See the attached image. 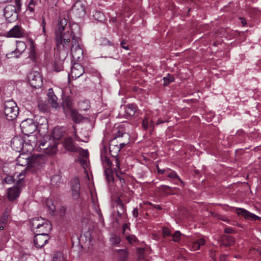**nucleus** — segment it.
<instances>
[{"label":"nucleus","instance_id":"nucleus-37","mask_svg":"<svg viewBox=\"0 0 261 261\" xmlns=\"http://www.w3.org/2000/svg\"><path fill=\"white\" fill-rule=\"evenodd\" d=\"M167 176L171 178L178 179L182 184L184 185V182L177 175V173L174 171H170L169 173H167Z\"/></svg>","mask_w":261,"mask_h":261},{"label":"nucleus","instance_id":"nucleus-57","mask_svg":"<svg viewBox=\"0 0 261 261\" xmlns=\"http://www.w3.org/2000/svg\"><path fill=\"white\" fill-rule=\"evenodd\" d=\"M133 215L134 217H137L138 216V209L135 208L133 211Z\"/></svg>","mask_w":261,"mask_h":261},{"label":"nucleus","instance_id":"nucleus-40","mask_svg":"<svg viewBox=\"0 0 261 261\" xmlns=\"http://www.w3.org/2000/svg\"><path fill=\"white\" fill-rule=\"evenodd\" d=\"M174 80V78L172 75L168 74L167 76L163 78L164 85L167 86L169 83L173 82Z\"/></svg>","mask_w":261,"mask_h":261},{"label":"nucleus","instance_id":"nucleus-60","mask_svg":"<svg viewBox=\"0 0 261 261\" xmlns=\"http://www.w3.org/2000/svg\"><path fill=\"white\" fill-rule=\"evenodd\" d=\"M54 69L56 71L59 72L62 70V66L58 67L57 65L55 64Z\"/></svg>","mask_w":261,"mask_h":261},{"label":"nucleus","instance_id":"nucleus-7","mask_svg":"<svg viewBox=\"0 0 261 261\" xmlns=\"http://www.w3.org/2000/svg\"><path fill=\"white\" fill-rule=\"evenodd\" d=\"M20 127L22 133L28 136L33 133L37 129L34 120L31 119H27L22 121L20 124Z\"/></svg>","mask_w":261,"mask_h":261},{"label":"nucleus","instance_id":"nucleus-33","mask_svg":"<svg viewBox=\"0 0 261 261\" xmlns=\"http://www.w3.org/2000/svg\"><path fill=\"white\" fill-rule=\"evenodd\" d=\"M50 183L53 186H59L61 183V177L60 175H56L51 177L50 179Z\"/></svg>","mask_w":261,"mask_h":261},{"label":"nucleus","instance_id":"nucleus-10","mask_svg":"<svg viewBox=\"0 0 261 261\" xmlns=\"http://www.w3.org/2000/svg\"><path fill=\"white\" fill-rule=\"evenodd\" d=\"M49 239V237L47 233H39L35 236L34 243L36 248H41L48 243Z\"/></svg>","mask_w":261,"mask_h":261},{"label":"nucleus","instance_id":"nucleus-61","mask_svg":"<svg viewBox=\"0 0 261 261\" xmlns=\"http://www.w3.org/2000/svg\"><path fill=\"white\" fill-rule=\"evenodd\" d=\"M27 10L29 11L30 12H33L34 11V8L33 6H31L29 4L28 5V7Z\"/></svg>","mask_w":261,"mask_h":261},{"label":"nucleus","instance_id":"nucleus-13","mask_svg":"<svg viewBox=\"0 0 261 261\" xmlns=\"http://www.w3.org/2000/svg\"><path fill=\"white\" fill-rule=\"evenodd\" d=\"M236 212L238 215H241L244 217L246 219L257 220H261V218L255 215V214L250 213L246 210L243 208L236 207L235 208Z\"/></svg>","mask_w":261,"mask_h":261},{"label":"nucleus","instance_id":"nucleus-42","mask_svg":"<svg viewBox=\"0 0 261 261\" xmlns=\"http://www.w3.org/2000/svg\"><path fill=\"white\" fill-rule=\"evenodd\" d=\"M128 143V141L126 140L125 142H121V141H119V144L118 146H116V150L115 151V154H118V153L120 151L121 149H122L125 145Z\"/></svg>","mask_w":261,"mask_h":261},{"label":"nucleus","instance_id":"nucleus-25","mask_svg":"<svg viewBox=\"0 0 261 261\" xmlns=\"http://www.w3.org/2000/svg\"><path fill=\"white\" fill-rule=\"evenodd\" d=\"M62 107L65 112L68 110H71L72 107V100L71 97L66 96L64 97Z\"/></svg>","mask_w":261,"mask_h":261},{"label":"nucleus","instance_id":"nucleus-64","mask_svg":"<svg viewBox=\"0 0 261 261\" xmlns=\"http://www.w3.org/2000/svg\"><path fill=\"white\" fill-rule=\"evenodd\" d=\"M240 19L241 21V23H242V24L243 25H245L246 24V20L243 18H240Z\"/></svg>","mask_w":261,"mask_h":261},{"label":"nucleus","instance_id":"nucleus-38","mask_svg":"<svg viewBox=\"0 0 261 261\" xmlns=\"http://www.w3.org/2000/svg\"><path fill=\"white\" fill-rule=\"evenodd\" d=\"M159 189L166 194H170L171 193V188L168 186L161 185L159 187Z\"/></svg>","mask_w":261,"mask_h":261},{"label":"nucleus","instance_id":"nucleus-34","mask_svg":"<svg viewBox=\"0 0 261 261\" xmlns=\"http://www.w3.org/2000/svg\"><path fill=\"white\" fill-rule=\"evenodd\" d=\"M109 241H110L111 245H116L120 242L121 239L119 236H118L115 234H113L111 236V237L109 239Z\"/></svg>","mask_w":261,"mask_h":261},{"label":"nucleus","instance_id":"nucleus-11","mask_svg":"<svg viewBox=\"0 0 261 261\" xmlns=\"http://www.w3.org/2000/svg\"><path fill=\"white\" fill-rule=\"evenodd\" d=\"M189 240L188 242V246L191 251H195L199 249L201 246L205 243V241L203 238L195 239L194 237H188Z\"/></svg>","mask_w":261,"mask_h":261},{"label":"nucleus","instance_id":"nucleus-44","mask_svg":"<svg viewBox=\"0 0 261 261\" xmlns=\"http://www.w3.org/2000/svg\"><path fill=\"white\" fill-rule=\"evenodd\" d=\"M105 175L106 177V179L108 181L110 182L113 180V177L111 175V171L109 169H105Z\"/></svg>","mask_w":261,"mask_h":261},{"label":"nucleus","instance_id":"nucleus-59","mask_svg":"<svg viewBox=\"0 0 261 261\" xmlns=\"http://www.w3.org/2000/svg\"><path fill=\"white\" fill-rule=\"evenodd\" d=\"M45 25H46V23L45 22V20L44 19H42V23H41V26H42V30H43V31L44 33L45 32Z\"/></svg>","mask_w":261,"mask_h":261},{"label":"nucleus","instance_id":"nucleus-43","mask_svg":"<svg viewBox=\"0 0 261 261\" xmlns=\"http://www.w3.org/2000/svg\"><path fill=\"white\" fill-rule=\"evenodd\" d=\"M53 261H65V259L62 254L60 252H58L55 254Z\"/></svg>","mask_w":261,"mask_h":261},{"label":"nucleus","instance_id":"nucleus-45","mask_svg":"<svg viewBox=\"0 0 261 261\" xmlns=\"http://www.w3.org/2000/svg\"><path fill=\"white\" fill-rule=\"evenodd\" d=\"M78 161L80 162V164L83 166V167L85 169L86 167H88V162L87 159L86 158H79Z\"/></svg>","mask_w":261,"mask_h":261},{"label":"nucleus","instance_id":"nucleus-47","mask_svg":"<svg viewBox=\"0 0 261 261\" xmlns=\"http://www.w3.org/2000/svg\"><path fill=\"white\" fill-rule=\"evenodd\" d=\"M8 217H9V214L7 212L4 213L3 214V216L1 219L0 222H2V223L3 224H5L7 222V220L8 218Z\"/></svg>","mask_w":261,"mask_h":261},{"label":"nucleus","instance_id":"nucleus-14","mask_svg":"<svg viewBox=\"0 0 261 261\" xmlns=\"http://www.w3.org/2000/svg\"><path fill=\"white\" fill-rule=\"evenodd\" d=\"M84 73V69L83 66L79 64H74L71 68V72L68 75L73 79H76L83 74Z\"/></svg>","mask_w":261,"mask_h":261},{"label":"nucleus","instance_id":"nucleus-3","mask_svg":"<svg viewBox=\"0 0 261 261\" xmlns=\"http://www.w3.org/2000/svg\"><path fill=\"white\" fill-rule=\"evenodd\" d=\"M80 42V40L78 37L75 35L72 36L71 42L69 40V48L68 49L66 56L64 57H63V51L64 49L56 48V54L58 55L59 59L61 60H64L67 57L68 52L70 51L71 54L75 60L80 61L82 60L83 56V51Z\"/></svg>","mask_w":261,"mask_h":261},{"label":"nucleus","instance_id":"nucleus-19","mask_svg":"<svg viewBox=\"0 0 261 261\" xmlns=\"http://www.w3.org/2000/svg\"><path fill=\"white\" fill-rule=\"evenodd\" d=\"M35 123L37 126V128H47L48 122L47 119L45 117L41 116H36L35 117Z\"/></svg>","mask_w":261,"mask_h":261},{"label":"nucleus","instance_id":"nucleus-53","mask_svg":"<svg viewBox=\"0 0 261 261\" xmlns=\"http://www.w3.org/2000/svg\"><path fill=\"white\" fill-rule=\"evenodd\" d=\"M15 2L16 8L20 11L21 6V0H15Z\"/></svg>","mask_w":261,"mask_h":261},{"label":"nucleus","instance_id":"nucleus-48","mask_svg":"<svg viewBox=\"0 0 261 261\" xmlns=\"http://www.w3.org/2000/svg\"><path fill=\"white\" fill-rule=\"evenodd\" d=\"M163 234L164 236H171L172 235L170 230L166 227L163 228Z\"/></svg>","mask_w":261,"mask_h":261},{"label":"nucleus","instance_id":"nucleus-56","mask_svg":"<svg viewBox=\"0 0 261 261\" xmlns=\"http://www.w3.org/2000/svg\"><path fill=\"white\" fill-rule=\"evenodd\" d=\"M138 252L139 254V259L142 258H143L142 254L144 252V249H142V248L138 249Z\"/></svg>","mask_w":261,"mask_h":261},{"label":"nucleus","instance_id":"nucleus-28","mask_svg":"<svg viewBox=\"0 0 261 261\" xmlns=\"http://www.w3.org/2000/svg\"><path fill=\"white\" fill-rule=\"evenodd\" d=\"M51 229V224L47 220L45 223H43V225H41L40 228H38L36 231L39 233L46 232L48 234V232Z\"/></svg>","mask_w":261,"mask_h":261},{"label":"nucleus","instance_id":"nucleus-29","mask_svg":"<svg viewBox=\"0 0 261 261\" xmlns=\"http://www.w3.org/2000/svg\"><path fill=\"white\" fill-rule=\"evenodd\" d=\"M115 163L116 164L117 166V169H116V174H117V177L118 178L117 180H116V182H117L118 181L121 185V187H123L125 186V180L123 177H121L120 175H118L117 170H119V163L118 161V160L117 159H115Z\"/></svg>","mask_w":261,"mask_h":261},{"label":"nucleus","instance_id":"nucleus-4","mask_svg":"<svg viewBox=\"0 0 261 261\" xmlns=\"http://www.w3.org/2000/svg\"><path fill=\"white\" fill-rule=\"evenodd\" d=\"M57 143L51 138L49 135H45L39 141V148L44 153L53 155L57 152Z\"/></svg>","mask_w":261,"mask_h":261},{"label":"nucleus","instance_id":"nucleus-55","mask_svg":"<svg viewBox=\"0 0 261 261\" xmlns=\"http://www.w3.org/2000/svg\"><path fill=\"white\" fill-rule=\"evenodd\" d=\"M66 212V208L64 206H62L60 210V215L61 216H63Z\"/></svg>","mask_w":261,"mask_h":261},{"label":"nucleus","instance_id":"nucleus-63","mask_svg":"<svg viewBox=\"0 0 261 261\" xmlns=\"http://www.w3.org/2000/svg\"><path fill=\"white\" fill-rule=\"evenodd\" d=\"M158 172L160 174H163L165 172V170H162L159 168V166L156 165Z\"/></svg>","mask_w":261,"mask_h":261},{"label":"nucleus","instance_id":"nucleus-62","mask_svg":"<svg viewBox=\"0 0 261 261\" xmlns=\"http://www.w3.org/2000/svg\"><path fill=\"white\" fill-rule=\"evenodd\" d=\"M128 228H129V224L127 223H124L123 225V227H122L123 233H124L125 231H126V229H127Z\"/></svg>","mask_w":261,"mask_h":261},{"label":"nucleus","instance_id":"nucleus-9","mask_svg":"<svg viewBox=\"0 0 261 261\" xmlns=\"http://www.w3.org/2000/svg\"><path fill=\"white\" fill-rule=\"evenodd\" d=\"M17 10L15 6L9 5L4 9V16L8 21L12 22L18 18Z\"/></svg>","mask_w":261,"mask_h":261},{"label":"nucleus","instance_id":"nucleus-32","mask_svg":"<svg viewBox=\"0 0 261 261\" xmlns=\"http://www.w3.org/2000/svg\"><path fill=\"white\" fill-rule=\"evenodd\" d=\"M46 205L48 209V211L51 215L55 214L56 210L55 206L54 205L51 199H47L45 202Z\"/></svg>","mask_w":261,"mask_h":261},{"label":"nucleus","instance_id":"nucleus-54","mask_svg":"<svg viewBox=\"0 0 261 261\" xmlns=\"http://www.w3.org/2000/svg\"><path fill=\"white\" fill-rule=\"evenodd\" d=\"M125 42L124 41H121V43H120V45H121V47H122L123 48L126 49V50H128L129 49V47H128V45H125Z\"/></svg>","mask_w":261,"mask_h":261},{"label":"nucleus","instance_id":"nucleus-16","mask_svg":"<svg viewBox=\"0 0 261 261\" xmlns=\"http://www.w3.org/2000/svg\"><path fill=\"white\" fill-rule=\"evenodd\" d=\"M123 109L124 112L121 114L124 117H130L135 114L137 110V107L135 104L129 103L124 106Z\"/></svg>","mask_w":261,"mask_h":261},{"label":"nucleus","instance_id":"nucleus-27","mask_svg":"<svg viewBox=\"0 0 261 261\" xmlns=\"http://www.w3.org/2000/svg\"><path fill=\"white\" fill-rule=\"evenodd\" d=\"M116 207L117 209V212L118 215L119 217H121L125 212V206L123 204L122 201L120 198L117 199V200H116Z\"/></svg>","mask_w":261,"mask_h":261},{"label":"nucleus","instance_id":"nucleus-50","mask_svg":"<svg viewBox=\"0 0 261 261\" xmlns=\"http://www.w3.org/2000/svg\"><path fill=\"white\" fill-rule=\"evenodd\" d=\"M126 239L130 243H133V242H136L137 240V238L134 235L126 237Z\"/></svg>","mask_w":261,"mask_h":261},{"label":"nucleus","instance_id":"nucleus-20","mask_svg":"<svg viewBox=\"0 0 261 261\" xmlns=\"http://www.w3.org/2000/svg\"><path fill=\"white\" fill-rule=\"evenodd\" d=\"M47 220L44 219L41 217H35L30 220V224L33 229L40 228L43 223H45Z\"/></svg>","mask_w":261,"mask_h":261},{"label":"nucleus","instance_id":"nucleus-15","mask_svg":"<svg viewBox=\"0 0 261 261\" xmlns=\"http://www.w3.org/2000/svg\"><path fill=\"white\" fill-rule=\"evenodd\" d=\"M24 140L20 137H14L11 141V147L16 151H21L24 145Z\"/></svg>","mask_w":261,"mask_h":261},{"label":"nucleus","instance_id":"nucleus-49","mask_svg":"<svg viewBox=\"0 0 261 261\" xmlns=\"http://www.w3.org/2000/svg\"><path fill=\"white\" fill-rule=\"evenodd\" d=\"M5 181L7 184H11L14 182V177L11 176H7L5 178Z\"/></svg>","mask_w":261,"mask_h":261},{"label":"nucleus","instance_id":"nucleus-46","mask_svg":"<svg viewBox=\"0 0 261 261\" xmlns=\"http://www.w3.org/2000/svg\"><path fill=\"white\" fill-rule=\"evenodd\" d=\"M79 149L80 150L79 151H80V155L83 158L87 159L89 156V153H88V150L83 149L82 148H79Z\"/></svg>","mask_w":261,"mask_h":261},{"label":"nucleus","instance_id":"nucleus-30","mask_svg":"<svg viewBox=\"0 0 261 261\" xmlns=\"http://www.w3.org/2000/svg\"><path fill=\"white\" fill-rule=\"evenodd\" d=\"M116 254L118 256L120 261H126L127 253L124 249L116 250Z\"/></svg>","mask_w":261,"mask_h":261},{"label":"nucleus","instance_id":"nucleus-51","mask_svg":"<svg viewBox=\"0 0 261 261\" xmlns=\"http://www.w3.org/2000/svg\"><path fill=\"white\" fill-rule=\"evenodd\" d=\"M75 139L79 141H82L84 142H88L89 139L87 137H85L84 139H81L76 134H75Z\"/></svg>","mask_w":261,"mask_h":261},{"label":"nucleus","instance_id":"nucleus-12","mask_svg":"<svg viewBox=\"0 0 261 261\" xmlns=\"http://www.w3.org/2000/svg\"><path fill=\"white\" fill-rule=\"evenodd\" d=\"M27 46L24 42L18 41L16 42V47L15 50L6 54L7 58L12 57L18 58L26 49Z\"/></svg>","mask_w":261,"mask_h":261},{"label":"nucleus","instance_id":"nucleus-58","mask_svg":"<svg viewBox=\"0 0 261 261\" xmlns=\"http://www.w3.org/2000/svg\"><path fill=\"white\" fill-rule=\"evenodd\" d=\"M38 3V0H31L29 3V4L31 6H35Z\"/></svg>","mask_w":261,"mask_h":261},{"label":"nucleus","instance_id":"nucleus-35","mask_svg":"<svg viewBox=\"0 0 261 261\" xmlns=\"http://www.w3.org/2000/svg\"><path fill=\"white\" fill-rule=\"evenodd\" d=\"M172 240L175 242H178L181 237H185V235L180 233V232L178 230H176L174 232V233L172 235Z\"/></svg>","mask_w":261,"mask_h":261},{"label":"nucleus","instance_id":"nucleus-26","mask_svg":"<svg viewBox=\"0 0 261 261\" xmlns=\"http://www.w3.org/2000/svg\"><path fill=\"white\" fill-rule=\"evenodd\" d=\"M142 125L144 129H149L150 131H153L154 127L153 121L152 120L149 121L147 117L143 119Z\"/></svg>","mask_w":261,"mask_h":261},{"label":"nucleus","instance_id":"nucleus-5","mask_svg":"<svg viewBox=\"0 0 261 261\" xmlns=\"http://www.w3.org/2000/svg\"><path fill=\"white\" fill-rule=\"evenodd\" d=\"M4 113L6 119L9 121L15 119L18 114V109L13 100L5 101Z\"/></svg>","mask_w":261,"mask_h":261},{"label":"nucleus","instance_id":"nucleus-39","mask_svg":"<svg viewBox=\"0 0 261 261\" xmlns=\"http://www.w3.org/2000/svg\"><path fill=\"white\" fill-rule=\"evenodd\" d=\"M125 137L128 139L129 135L127 133L123 132V130H118L115 133V139Z\"/></svg>","mask_w":261,"mask_h":261},{"label":"nucleus","instance_id":"nucleus-18","mask_svg":"<svg viewBox=\"0 0 261 261\" xmlns=\"http://www.w3.org/2000/svg\"><path fill=\"white\" fill-rule=\"evenodd\" d=\"M48 102L51 105L53 108L57 109L60 107L59 103L58 102V98L55 94L52 89H49L47 92Z\"/></svg>","mask_w":261,"mask_h":261},{"label":"nucleus","instance_id":"nucleus-36","mask_svg":"<svg viewBox=\"0 0 261 261\" xmlns=\"http://www.w3.org/2000/svg\"><path fill=\"white\" fill-rule=\"evenodd\" d=\"M116 146H118V145H115V140H112L110 143L109 150L112 155L115 156L117 155V154H115V151L116 150Z\"/></svg>","mask_w":261,"mask_h":261},{"label":"nucleus","instance_id":"nucleus-17","mask_svg":"<svg viewBox=\"0 0 261 261\" xmlns=\"http://www.w3.org/2000/svg\"><path fill=\"white\" fill-rule=\"evenodd\" d=\"M71 191L72 196L73 199H78L80 198V185L79 180L77 178H73L71 180Z\"/></svg>","mask_w":261,"mask_h":261},{"label":"nucleus","instance_id":"nucleus-52","mask_svg":"<svg viewBox=\"0 0 261 261\" xmlns=\"http://www.w3.org/2000/svg\"><path fill=\"white\" fill-rule=\"evenodd\" d=\"M94 17L95 19H102L103 17V15L100 12H96L94 15Z\"/></svg>","mask_w":261,"mask_h":261},{"label":"nucleus","instance_id":"nucleus-22","mask_svg":"<svg viewBox=\"0 0 261 261\" xmlns=\"http://www.w3.org/2000/svg\"><path fill=\"white\" fill-rule=\"evenodd\" d=\"M106 149L104 148L101 152V161L105 169H109L112 163L109 158L106 154Z\"/></svg>","mask_w":261,"mask_h":261},{"label":"nucleus","instance_id":"nucleus-1","mask_svg":"<svg viewBox=\"0 0 261 261\" xmlns=\"http://www.w3.org/2000/svg\"><path fill=\"white\" fill-rule=\"evenodd\" d=\"M75 35L70 27L67 16H60L55 29V40L57 48L64 49L63 57L69 48V40Z\"/></svg>","mask_w":261,"mask_h":261},{"label":"nucleus","instance_id":"nucleus-31","mask_svg":"<svg viewBox=\"0 0 261 261\" xmlns=\"http://www.w3.org/2000/svg\"><path fill=\"white\" fill-rule=\"evenodd\" d=\"M71 116L73 120L76 123L80 122L83 119L82 116L75 110H71Z\"/></svg>","mask_w":261,"mask_h":261},{"label":"nucleus","instance_id":"nucleus-24","mask_svg":"<svg viewBox=\"0 0 261 261\" xmlns=\"http://www.w3.org/2000/svg\"><path fill=\"white\" fill-rule=\"evenodd\" d=\"M22 31L19 27L15 25L9 31L8 36L10 37L19 38L22 36Z\"/></svg>","mask_w":261,"mask_h":261},{"label":"nucleus","instance_id":"nucleus-41","mask_svg":"<svg viewBox=\"0 0 261 261\" xmlns=\"http://www.w3.org/2000/svg\"><path fill=\"white\" fill-rule=\"evenodd\" d=\"M94 208L96 213L97 214L99 220H102V214L100 212L99 205L93 201Z\"/></svg>","mask_w":261,"mask_h":261},{"label":"nucleus","instance_id":"nucleus-21","mask_svg":"<svg viewBox=\"0 0 261 261\" xmlns=\"http://www.w3.org/2000/svg\"><path fill=\"white\" fill-rule=\"evenodd\" d=\"M64 146L69 151L75 152L79 150V148L75 146L72 139L71 138H67L65 140Z\"/></svg>","mask_w":261,"mask_h":261},{"label":"nucleus","instance_id":"nucleus-23","mask_svg":"<svg viewBox=\"0 0 261 261\" xmlns=\"http://www.w3.org/2000/svg\"><path fill=\"white\" fill-rule=\"evenodd\" d=\"M72 10L79 17L84 16L85 14V8L80 2H76L72 8Z\"/></svg>","mask_w":261,"mask_h":261},{"label":"nucleus","instance_id":"nucleus-2","mask_svg":"<svg viewBox=\"0 0 261 261\" xmlns=\"http://www.w3.org/2000/svg\"><path fill=\"white\" fill-rule=\"evenodd\" d=\"M43 161L42 158L40 155L33 156L30 158L28 154H21L17 160L16 164L17 166L25 167V169L21 172H23L24 177L27 172L30 171L31 172H35L42 167Z\"/></svg>","mask_w":261,"mask_h":261},{"label":"nucleus","instance_id":"nucleus-6","mask_svg":"<svg viewBox=\"0 0 261 261\" xmlns=\"http://www.w3.org/2000/svg\"><path fill=\"white\" fill-rule=\"evenodd\" d=\"M18 178L17 181V185L13 188H9L8 192V199L12 201L15 198L18 197L20 193V188L23 184L24 179V173L23 172H20L18 175Z\"/></svg>","mask_w":261,"mask_h":261},{"label":"nucleus","instance_id":"nucleus-8","mask_svg":"<svg viewBox=\"0 0 261 261\" xmlns=\"http://www.w3.org/2000/svg\"><path fill=\"white\" fill-rule=\"evenodd\" d=\"M28 79L30 85L34 88H40L43 84L42 79L39 72L33 71L28 75Z\"/></svg>","mask_w":261,"mask_h":261}]
</instances>
